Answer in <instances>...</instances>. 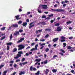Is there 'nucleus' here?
Masks as SVG:
<instances>
[{
	"label": "nucleus",
	"mask_w": 75,
	"mask_h": 75,
	"mask_svg": "<svg viewBox=\"0 0 75 75\" xmlns=\"http://www.w3.org/2000/svg\"><path fill=\"white\" fill-rule=\"evenodd\" d=\"M23 53L22 51L18 52V54L17 55V57H15L14 58H15V59H17L19 57H21V54H23Z\"/></svg>",
	"instance_id": "1"
},
{
	"label": "nucleus",
	"mask_w": 75,
	"mask_h": 75,
	"mask_svg": "<svg viewBox=\"0 0 75 75\" xmlns=\"http://www.w3.org/2000/svg\"><path fill=\"white\" fill-rule=\"evenodd\" d=\"M18 47L19 48L18 49V50L20 51L23 50V48H24L25 46H24L23 45H20L18 46Z\"/></svg>",
	"instance_id": "2"
},
{
	"label": "nucleus",
	"mask_w": 75,
	"mask_h": 75,
	"mask_svg": "<svg viewBox=\"0 0 75 75\" xmlns=\"http://www.w3.org/2000/svg\"><path fill=\"white\" fill-rule=\"evenodd\" d=\"M33 66H31L30 67V71H36V68H33Z\"/></svg>",
	"instance_id": "3"
},
{
	"label": "nucleus",
	"mask_w": 75,
	"mask_h": 75,
	"mask_svg": "<svg viewBox=\"0 0 75 75\" xmlns=\"http://www.w3.org/2000/svg\"><path fill=\"white\" fill-rule=\"evenodd\" d=\"M38 25H46V23L45 22H40L38 24Z\"/></svg>",
	"instance_id": "4"
},
{
	"label": "nucleus",
	"mask_w": 75,
	"mask_h": 75,
	"mask_svg": "<svg viewBox=\"0 0 75 75\" xmlns=\"http://www.w3.org/2000/svg\"><path fill=\"white\" fill-rule=\"evenodd\" d=\"M39 44H40V46H42L40 48V50H42V49H43V48L44 47V46L43 45H45V43H43L41 44V43L40 42L39 43Z\"/></svg>",
	"instance_id": "5"
},
{
	"label": "nucleus",
	"mask_w": 75,
	"mask_h": 75,
	"mask_svg": "<svg viewBox=\"0 0 75 75\" xmlns=\"http://www.w3.org/2000/svg\"><path fill=\"white\" fill-rule=\"evenodd\" d=\"M62 27H59L57 28L56 31L59 32V31H61L62 30Z\"/></svg>",
	"instance_id": "6"
},
{
	"label": "nucleus",
	"mask_w": 75,
	"mask_h": 75,
	"mask_svg": "<svg viewBox=\"0 0 75 75\" xmlns=\"http://www.w3.org/2000/svg\"><path fill=\"white\" fill-rule=\"evenodd\" d=\"M54 10V11H57V12H61V11L64 12V11L63 9H55Z\"/></svg>",
	"instance_id": "7"
},
{
	"label": "nucleus",
	"mask_w": 75,
	"mask_h": 75,
	"mask_svg": "<svg viewBox=\"0 0 75 75\" xmlns=\"http://www.w3.org/2000/svg\"><path fill=\"white\" fill-rule=\"evenodd\" d=\"M42 7L43 9H47L48 8V6L47 5H42Z\"/></svg>",
	"instance_id": "8"
},
{
	"label": "nucleus",
	"mask_w": 75,
	"mask_h": 75,
	"mask_svg": "<svg viewBox=\"0 0 75 75\" xmlns=\"http://www.w3.org/2000/svg\"><path fill=\"white\" fill-rule=\"evenodd\" d=\"M12 27H14L15 28H17L18 27V24H14L13 25H11Z\"/></svg>",
	"instance_id": "9"
},
{
	"label": "nucleus",
	"mask_w": 75,
	"mask_h": 75,
	"mask_svg": "<svg viewBox=\"0 0 75 75\" xmlns=\"http://www.w3.org/2000/svg\"><path fill=\"white\" fill-rule=\"evenodd\" d=\"M20 34L19 33V31H17L15 33H14V35H16V36H17L18 35H19Z\"/></svg>",
	"instance_id": "10"
},
{
	"label": "nucleus",
	"mask_w": 75,
	"mask_h": 75,
	"mask_svg": "<svg viewBox=\"0 0 75 75\" xmlns=\"http://www.w3.org/2000/svg\"><path fill=\"white\" fill-rule=\"evenodd\" d=\"M24 38H21L17 42V43H19V42H22L23 41H24Z\"/></svg>",
	"instance_id": "11"
},
{
	"label": "nucleus",
	"mask_w": 75,
	"mask_h": 75,
	"mask_svg": "<svg viewBox=\"0 0 75 75\" xmlns=\"http://www.w3.org/2000/svg\"><path fill=\"white\" fill-rule=\"evenodd\" d=\"M58 39H59V38H55L52 41L53 42H56V41H58Z\"/></svg>",
	"instance_id": "12"
},
{
	"label": "nucleus",
	"mask_w": 75,
	"mask_h": 75,
	"mask_svg": "<svg viewBox=\"0 0 75 75\" xmlns=\"http://www.w3.org/2000/svg\"><path fill=\"white\" fill-rule=\"evenodd\" d=\"M49 72H50V70L49 69H47L45 71L46 74L47 75Z\"/></svg>",
	"instance_id": "13"
},
{
	"label": "nucleus",
	"mask_w": 75,
	"mask_h": 75,
	"mask_svg": "<svg viewBox=\"0 0 75 75\" xmlns=\"http://www.w3.org/2000/svg\"><path fill=\"white\" fill-rule=\"evenodd\" d=\"M69 3V1H67V0H65V1H63L62 2V4H64V3Z\"/></svg>",
	"instance_id": "14"
},
{
	"label": "nucleus",
	"mask_w": 75,
	"mask_h": 75,
	"mask_svg": "<svg viewBox=\"0 0 75 75\" xmlns=\"http://www.w3.org/2000/svg\"><path fill=\"white\" fill-rule=\"evenodd\" d=\"M25 74V71H24L23 72V71H21L19 73V75H21L22 74L24 75Z\"/></svg>",
	"instance_id": "15"
},
{
	"label": "nucleus",
	"mask_w": 75,
	"mask_h": 75,
	"mask_svg": "<svg viewBox=\"0 0 75 75\" xmlns=\"http://www.w3.org/2000/svg\"><path fill=\"white\" fill-rule=\"evenodd\" d=\"M52 72H53V73H56L57 71V70L56 69H53L52 70Z\"/></svg>",
	"instance_id": "16"
},
{
	"label": "nucleus",
	"mask_w": 75,
	"mask_h": 75,
	"mask_svg": "<svg viewBox=\"0 0 75 75\" xmlns=\"http://www.w3.org/2000/svg\"><path fill=\"white\" fill-rule=\"evenodd\" d=\"M17 51V48H14L13 50V52H16V51Z\"/></svg>",
	"instance_id": "17"
},
{
	"label": "nucleus",
	"mask_w": 75,
	"mask_h": 75,
	"mask_svg": "<svg viewBox=\"0 0 75 75\" xmlns=\"http://www.w3.org/2000/svg\"><path fill=\"white\" fill-rule=\"evenodd\" d=\"M15 18H16L17 20H19V19H20V18H19V16L18 15H17L15 16Z\"/></svg>",
	"instance_id": "18"
},
{
	"label": "nucleus",
	"mask_w": 75,
	"mask_h": 75,
	"mask_svg": "<svg viewBox=\"0 0 75 75\" xmlns=\"http://www.w3.org/2000/svg\"><path fill=\"white\" fill-rule=\"evenodd\" d=\"M35 61H37V62H40V61H41V59H36L35 60Z\"/></svg>",
	"instance_id": "19"
},
{
	"label": "nucleus",
	"mask_w": 75,
	"mask_h": 75,
	"mask_svg": "<svg viewBox=\"0 0 75 75\" xmlns=\"http://www.w3.org/2000/svg\"><path fill=\"white\" fill-rule=\"evenodd\" d=\"M45 31H51V29H45Z\"/></svg>",
	"instance_id": "20"
},
{
	"label": "nucleus",
	"mask_w": 75,
	"mask_h": 75,
	"mask_svg": "<svg viewBox=\"0 0 75 75\" xmlns=\"http://www.w3.org/2000/svg\"><path fill=\"white\" fill-rule=\"evenodd\" d=\"M34 24H33L32 25H31L29 27V29H31V28H32V27H34Z\"/></svg>",
	"instance_id": "21"
},
{
	"label": "nucleus",
	"mask_w": 75,
	"mask_h": 75,
	"mask_svg": "<svg viewBox=\"0 0 75 75\" xmlns=\"http://www.w3.org/2000/svg\"><path fill=\"white\" fill-rule=\"evenodd\" d=\"M11 44H12V42H9L6 43L7 45H11Z\"/></svg>",
	"instance_id": "22"
},
{
	"label": "nucleus",
	"mask_w": 75,
	"mask_h": 75,
	"mask_svg": "<svg viewBox=\"0 0 75 75\" xmlns=\"http://www.w3.org/2000/svg\"><path fill=\"white\" fill-rule=\"evenodd\" d=\"M27 23L26 22H25L24 23H23L22 24V25L23 26H25V25H27Z\"/></svg>",
	"instance_id": "23"
},
{
	"label": "nucleus",
	"mask_w": 75,
	"mask_h": 75,
	"mask_svg": "<svg viewBox=\"0 0 75 75\" xmlns=\"http://www.w3.org/2000/svg\"><path fill=\"white\" fill-rule=\"evenodd\" d=\"M7 71H5L3 72V75H6V74H7Z\"/></svg>",
	"instance_id": "24"
},
{
	"label": "nucleus",
	"mask_w": 75,
	"mask_h": 75,
	"mask_svg": "<svg viewBox=\"0 0 75 75\" xmlns=\"http://www.w3.org/2000/svg\"><path fill=\"white\" fill-rule=\"evenodd\" d=\"M12 38H13V35L12 34H11V35L10 36V40H11Z\"/></svg>",
	"instance_id": "25"
},
{
	"label": "nucleus",
	"mask_w": 75,
	"mask_h": 75,
	"mask_svg": "<svg viewBox=\"0 0 75 75\" xmlns=\"http://www.w3.org/2000/svg\"><path fill=\"white\" fill-rule=\"evenodd\" d=\"M67 50H71V49H72V47L70 46H67Z\"/></svg>",
	"instance_id": "26"
},
{
	"label": "nucleus",
	"mask_w": 75,
	"mask_h": 75,
	"mask_svg": "<svg viewBox=\"0 0 75 75\" xmlns=\"http://www.w3.org/2000/svg\"><path fill=\"white\" fill-rule=\"evenodd\" d=\"M23 22L21 21H19L18 22V24L19 25V24L20 25L21 24H22Z\"/></svg>",
	"instance_id": "27"
},
{
	"label": "nucleus",
	"mask_w": 75,
	"mask_h": 75,
	"mask_svg": "<svg viewBox=\"0 0 75 75\" xmlns=\"http://www.w3.org/2000/svg\"><path fill=\"white\" fill-rule=\"evenodd\" d=\"M59 25H60L59 23H57L55 24L54 25H55V26H56L57 27H58V26H59Z\"/></svg>",
	"instance_id": "28"
},
{
	"label": "nucleus",
	"mask_w": 75,
	"mask_h": 75,
	"mask_svg": "<svg viewBox=\"0 0 75 75\" xmlns=\"http://www.w3.org/2000/svg\"><path fill=\"white\" fill-rule=\"evenodd\" d=\"M44 64H47L48 63V61H47V60L44 61Z\"/></svg>",
	"instance_id": "29"
},
{
	"label": "nucleus",
	"mask_w": 75,
	"mask_h": 75,
	"mask_svg": "<svg viewBox=\"0 0 75 75\" xmlns=\"http://www.w3.org/2000/svg\"><path fill=\"white\" fill-rule=\"evenodd\" d=\"M38 44H37L35 46V50H37V47H38Z\"/></svg>",
	"instance_id": "30"
},
{
	"label": "nucleus",
	"mask_w": 75,
	"mask_h": 75,
	"mask_svg": "<svg viewBox=\"0 0 75 75\" xmlns=\"http://www.w3.org/2000/svg\"><path fill=\"white\" fill-rule=\"evenodd\" d=\"M71 23H72V22H71V21H68L67 22V25H68V24H71Z\"/></svg>",
	"instance_id": "31"
},
{
	"label": "nucleus",
	"mask_w": 75,
	"mask_h": 75,
	"mask_svg": "<svg viewBox=\"0 0 75 75\" xmlns=\"http://www.w3.org/2000/svg\"><path fill=\"white\" fill-rule=\"evenodd\" d=\"M49 51V49L48 48H47L45 50V51L46 52H48Z\"/></svg>",
	"instance_id": "32"
},
{
	"label": "nucleus",
	"mask_w": 75,
	"mask_h": 75,
	"mask_svg": "<svg viewBox=\"0 0 75 75\" xmlns=\"http://www.w3.org/2000/svg\"><path fill=\"white\" fill-rule=\"evenodd\" d=\"M63 45H64L63 47H65L67 46V44L65 43H63Z\"/></svg>",
	"instance_id": "33"
},
{
	"label": "nucleus",
	"mask_w": 75,
	"mask_h": 75,
	"mask_svg": "<svg viewBox=\"0 0 75 75\" xmlns=\"http://www.w3.org/2000/svg\"><path fill=\"white\" fill-rule=\"evenodd\" d=\"M40 71H38L35 74V75H40Z\"/></svg>",
	"instance_id": "34"
},
{
	"label": "nucleus",
	"mask_w": 75,
	"mask_h": 75,
	"mask_svg": "<svg viewBox=\"0 0 75 75\" xmlns=\"http://www.w3.org/2000/svg\"><path fill=\"white\" fill-rule=\"evenodd\" d=\"M27 63H28V62H23V63H22V64L23 65H26V64H27Z\"/></svg>",
	"instance_id": "35"
},
{
	"label": "nucleus",
	"mask_w": 75,
	"mask_h": 75,
	"mask_svg": "<svg viewBox=\"0 0 75 75\" xmlns=\"http://www.w3.org/2000/svg\"><path fill=\"white\" fill-rule=\"evenodd\" d=\"M61 38L62 40H64V39H65L66 38L64 36H61Z\"/></svg>",
	"instance_id": "36"
},
{
	"label": "nucleus",
	"mask_w": 75,
	"mask_h": 75,
	"mask_svg": "<svg viewBox=\"0 0 75 75\" xmlns=\"http://www.w3.org/2000/svg\"><path fill=\"white\" fill-rule=\"evenodd\" d=\"M18 31L20 33H22V32H23V30L22 29H20Z\"/></svg>",
	"instance_id": "37"
},
{
	"label": "nucleus",
	"mask_w": 75,
	"mask_h": 75,
	"mask_svg": "<svg viewBox=\"0 0 75 75\" xmlns=\"http://www.w3.org/2000/svg\"><path fill=\"white\" fill-rule=\"evenodd\" d=\"M7 50L8 51L10 50V47L8 46H7Z\"/></svg>",
	"instance_id": "38"
},
{
	"label": "nucleus",
	"mask_w": 75,
	"mask_h": 75,
	"mask_svg": "<svg viewBox=\"0 0 75 75\" xmlns=\"http://www.w3.org/2000/svg\"><path fill=\"white\" fill-rule=\"evenodd\" d=\"M60 50H61V52L63 53H65V51H64V50L62 49H61Z\"/></svg>",
	"instance_id": "39"
},
{
	"label": "nucleus",
	"mask_w": 75,
	"mask_h": 75,
	"mask_svg": "<svg viewBox=\"0 0 75 75\" xmlns=\"http://www.w3.org/2000/svg\"><path fill=\"white\" fill-rule=\"evenodd\" d=\"M5 38H6V36H4V37H3L1 39V40H4V39H5Z\"/></svg>",
	"instance_id": "40"
},
{
	"label": "nucleus",
	"mask_w": 75,
	"mask_h": 75,
	"mask_svg": "<svg viewBox=\"0 0 75 75\" xmlns=\"http://www.w3.org/2000/svg\"><path fill=\"white\" fill-rule=\"evenodd\" d=\"M66 41V40L64 39H62L61 40V42H64Z\"/></svg>",
	"instance_id": "41"
},
{
	"label": "nucleus",
	"mask_w": 75,
	"mask_h": 75,
	"mask_svg": "<svg viewBox=\"0 0 75 75\" xmlns=\"http://www.w3.org/2000/svg\"><path fill=\"white\" fill-rule=\"evenodd\" d=\"M47 17L46 16H45V15H43L42 17V18H45Z\"/></svg>",
	"instance_id": "42"
},
{
	"label": "nucleus",
	"mask_w": 75,
	"mask_h": 75,
	"mask_svg": "<svg viewBox=\"0 0 75 75\" xmlns=\"http://www.w3.org/2000/svg\"><path fill=\"white\" fill-rule=\"evenodd\" d=\"M38 13H42L41 11V10H40L39 9H38Z\"/></svg>",
	"instance_id": "43"
},
{
	"label": "nucleus",
	"mask_w": 75,
	"mask_h": 75,
	"mask_svg": "<svg viewBox=\"0 0 75 75\" xmlns=\"http://www.w3.org/2000/svg\"><path fill=\"white\" fill-rule=\"evenodd\" d=\"M5 28H6V27H4L1 28V30H4Z\"/></svg>",
	"instance_id": "44"
},
{
	"label": "nucleus",
	"mask_w": 75,
	"mask_h": 75,
	"mask_svg": "<svg viewBox=\"0 0 75 75\" xmlns=\"http://www.w3.org/2000/svg\"><path fill=\"white\" fill-rule=\"evenodd\" d=\"M54 16V14H51V15H49L48 16L50 17H52V16Z\"/></svg>",
	"instance_id": "45"
},
{
	"label": "nucleus",
	"mask_w": 75,
	"mask_h": 75,
	"mask_svg": "<svg viewBox=\"0 0 75 75\" xmlns=\"http://www.w3.org/2000/svg\"><path fill=\"white\" fill-rule=\"evenodd\" d=\"M56 57H58V56L57 55H54L53 57V58H54Z\"/></svg>",
	"instance_id": "46"
},
{
	"label": "nucleus",
	"mask_w": 75,
	"mask_h": 75,
	"mask_svg": "<svg viewBox=\"0 0 75 75\" xmlns=\"http://www.w3.org/2000/svg\"><path fill=\"white\" fill-rule=\"evenodd\" d=\"M40 41H42L43 42H44V41H45V40L44 39H43V40H41V39H40Z\"/></svg>",
	"instance_id": "47"
},
{
	"label": "nucleus",
	"mask_w": 75,
	"mask_h": 75,
	"mask_svg": "<svg viewBox=\"0 0 75 75\" xmlns=\"http://www.w3.org/2000/svg\"><path fill=\"white\" fill-rule=\"evenodd\" d=\"M42 29L38 30V31L39 33H41L42 32Z\"/></svg>",
	"instance_id": "48"
},
{
	"label": "nucleus",
	"mask_w": 75,
	"mask_h": 75,
	"mask_svg": "<svg viewBox=\"0 0 75 75\" xmlns=\"http://www.w3.org/2000/svg\"><path fill=\"white\" fill-rule=\"evenodd\" d=\"M4 67V65H1L0 66V69H1V68H2V67Z\"/></svg>",
	"instance_id": "49"
},
{
	"label": "nucleus",
	"mask_w": 75,
	"mask_h": 75,
	"mask_svg": "<svg viewBox=\"0 0 75 75\" xmlns=\"http://www.w3.org/2000/svg\"><path fill=\"white\" fill-rule=\"evenodd\" d=\"M24 61H25V58H22V59L21 60L22 62H23Z\"/></svg>",
	"instance_id": "50"
},
{
	"label": "nucleus",
	"mask_w": 75,
	"mask_h": 75,
	"mask_svg": "<svg viewBox=\"0 0 75 75\" xmlns=\"http://www.w3.org/2000/svg\"><path fill=\"white\" fill-rule=\"evenodd\" d=\"M59 54H61V55L62 56H63V55H64V54H63L62 53L59 52Z\"/></svg>",
	"instance_id": "51"
},
{
	"label": "nucleus",
	"mask_w": 75,
	"mask_h": 75,
	"mask_svg": "<svg viewBox=\"0 0 75 75\" xmlns=\"http://www.w3.org/2000/svg\"><path fill=\"white\" fill-rule=\"evenodd\" d=\"M69 38V40H72V38H73V37H70Z\"/></svg>",
	"instance_id": "52"
},
{
	"label": "nucleus",
	"mask_w": 75,
	"mask_h": 75,
	"mask_svg": "<svg viewBox=\"0 0 75 75\" xmlns=\"http://www.w3.org/2000/svg\"><path fill=\"white\" fill-rule=\"evenodd\" d=\"M13 67L15 68H16L17 67V64H14L13 65Z\"/></svg>",
	"instance_id": "53"
},
{
	"label": "nucleus",
	"mask_w": 75,
	"mask_h": 75,
	"mask_svg": "<svg viewBox=\"0 0 75 75\" xmlns=\"http://www.w3.org/2000/svg\"><path fill=\"white\" fill-rule=\"evenodd\" d=\"M35 50V48H33L32 49L30 50V51H34V50Z\"/></svg>",
	"instance_id": "54"
},
{
	"label": "nucleus",
	"mask_w": 75,
	"mask_h": 75,
	"mask_svg": "<svg viewBox=\"0 0 75 75\" xmlns=\"http://www.w3.org/2000/svg\"><path fill=\"white\" fill-rule=\"evenodd\" d=\"M49 36V35L48 34H47L45 36V37H46V38H48V37Z\"/></svg>",
	"instance_id": "55"
},
{
	"label": "nucleus",
	"mask_w": 75,
	"mask_h": 75,
	"mask_svg": "<svg viewBox=\"0 0 75 75\" xmlns=\"http://www.w3.org/2000/svg\"><path fill=\"white\" fill-rule=\"evenodd\" d=\"M9 63H11V64H13V63H14V61H11L9 62Z\"/></svg>",
	"instance_id": "56"
},
{
	"label": "nucleus",
	"mask_w": 75,
	"mask_h": 75,
	"mask_svg": "<svg viewBox=\"0 0 75 75\" xmlns=\"http://www.w3.org/2000/svg\"><path fill=\"white\" fill-rule=\"evenodd\" d=\"M19 12H21V11H22V10H21V8H19Z\"/></svg>",
	"instance_id": "57"
},
{
	"label": "nucleus",
	"mask_w": 75,
	"mask_h": 75,
	"mask_svg": "<svg viewBox=\"0 0 75 75\" xmlns=\"http://www.w3.org/2000/svg\"><path fill=\"white\" fill-rule=\"evenodd\" d=\"M35 45V43H32L31 44V45L32 46H33V45Z\"/></svg>",
	"instance_id": "58"
},
{
	"label": "nucleus",
	"mask_w": 75,
	"mask_h": 75,
	"mask_svg": "<svg viewBox=\"0 0 75 75\" xmlns=\"http://www.w3.org/2000/svg\"><path fill=\"white\" fill-rule=\"evenodd\" d=\"M50 17H48L46 18V20H50Z\"/></svg>",
	"instance_id": "59"
},
{
	"label": "nucleus",
	"mask_w": 75,
	"mask_h": 75,
	"mask_svg": "<svg viewBox=\"0 0 75 75\" xmlns=\"http://www.w3.org/2000/svg\"><path fill=\"white\" fill-rule=\"evenodd\" d=\"M20 61V59H18L16 61V62H17Z\"/></svg>",
	"instance_id": "60"
},
{
	"label": "nucleus",
	"mask_w": 75,
	"mask_h": 75,
	"mask_svg": "<svg viewBox=\"0 0 75 75\" xmlns=\"http://www.w3.org/2000/svg\"><path fill=\"white\" fill-rule=\"evenodd\" d=\"M54 21V20H52L50 22L51 23H53Z\"/></svg>",
	"instance_id": "61"
},
{
	"label": "nucleus",
	"mask_w": 75,
	"mask_h": 75,
	"mask_svg": "<svg viewBox=\"0 0 75 75\" xmlns=\"http://www.w3.org/2000/svg\"><path fill=\"white\" fill-rule=\"evenodd\" d=\"M48 47H49V48H51V44H49L48 45Z\"/></svg>",
	"instance_id": "62"
},
{
	"label": "nucleus",
	"mask_w": 75,
	"mask_h": 75,
	"mask_svg": "<svg viewBox=\"0 0 75 75\" xmlns=\"http://www.w3.org/2000/svg\"><path fill=\"white\" fill-rule=\"evenodd\" d=\"M16 74H17V72H14V73H13L12 75H16Z\"/></svg>",
	"instance_id": "63"
},
{
	"label": "nucleus",
	"mask_w": 75,
	"mask_h": 75,
	"mask_svg": "<svg viewBox=\"0 0 75 75\" xmlns=\"http://www.w3.org/2000/svg\"><path fill=\"white\" fill-rule=\"evenodd\" d=\"M26 56H28V55H29V54L28 53H26Z\"/></svg>",
	"instance_id": "64"
}]
</instances>
